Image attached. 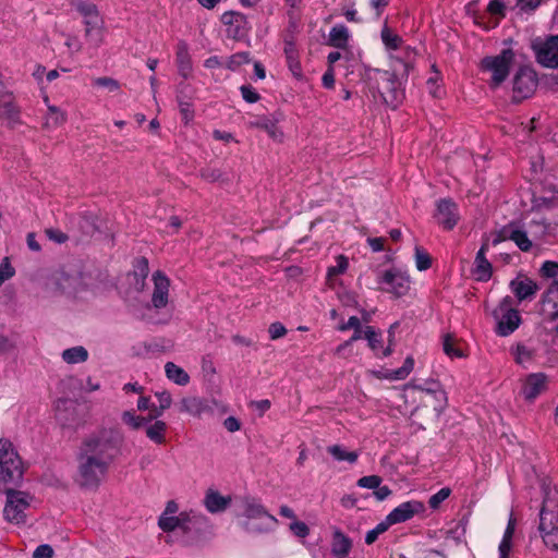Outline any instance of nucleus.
I'll list each match as a JSON object with an SVG mask.
<instances>
[{
  "label": "nucleus",
  "instance_id": "nucleus-21",
  "mask_svg": "<svg viewBox=\"0 0 558 558\" xmlns=\"http://www.w3.org/2000/svg\"><path fill=\"white\" fill-rule=\"evenodd\" d=\"M510 289L519 302L532 299L538 290L535 281L525 277L518 276L510 282Z\"/></svg>",
  "mask_w": 558,
  "mask_h": 558
},
{
  "label": "nucleus",
  "instance_id": "nucleus-38",
  "mask_svg": "<svg viewBox=\"0 0 558 558\" xmlns=\"http://www.w3.org/2000/svg\"><path fill=\"white\" fill-rule=\"evenodd\" d=\"M349 267V259L344 255H338L336 257V265L328 267L327 269V283L330 287L336 284V278L347 271Z\"/></svg>",
  "mask_w": 558,
  "mask_h": 558
},
{
  "label": "nucleus",
  "instance_id": "nucleus-11",
  "mask_svg": "<svg viewBox=\"0 0 558 558\" xmlns=\"http://www.w3.org/2000/svg\"><path fill=\"white\" fill-rule=\"evenodd\" d=\"M549 376L543 372L525 375L521 380L520 393L527 402H534L541 395L547 391Z\"/></svg>",
  "mask_w": 558,
  "mask_h": 558
},
{
  "label": "nucleus",
  "instance_id": "nucleus-28",
  "mask_svg": "<svg viewBox=\"0 0 558 558\" xmlns=\"http://www.w3.org/2000/svg\"><path fill=\"white\" fill-rule=\"evenodd\" d=\"M0 90V120L13 121L16 117V108L11 92L8 90L5 84L2 85Z\"/></svg>",
  "mask_w": 558,
  "mask_h": 558
},
{
  "label": "nucleus",
  "instance_id": "nucleus-64",
  "mask_svg": "<svg viewBox=\"0 0 558 558\" xmlns=\"http://www.w3.org/2000/svg\"><path fill=\"white\" fill-rule=\"evenodd\" d=\"M223 426L231 433L238 432L241 428L239 420L234 416L227 417L223 422Z\"/></svg>",
  "mask_w": 558,
  "mask_h": 558
},
{
  "label": "nucleus",
  "instance_id": "nucleus-4",
  "mask_svg": "<svg viewBox=\"0 0 558 558\" xmlns=\"http://www.w3.org/2000/svg\"><path fill=\"white\" fill-rule=\"evenodd\" d=\"M22 460L12 442L0 439V490L10 484H17L23 476Z\"/></svg>",
  "mask_w": 558,
  "mask_h": 558
},
{
  "label": "nucleus",
  "instance_id": "nucleus-54",
  "mask_svg": "<svg viewBox=\"0 0 558 558\" xmlns=\"http://www.w3.org/2000/svg\"><path fill=\"white\" fill-rule=\"evenodd\" d=\"M94 85L105 88L108 92H117L120 88L119 83L111 77H98L94 81Z\"/></svg>",
  "mask_w": 558,
  "mask_h": 558
},
{
  "label": "nucleus",
  "instance_id": "nucleus-18",
  "mask_svg": "<svg viewBox=\"0 0 558 558\" xmlns=\"http://www.w3.org/2000/svg\"><path fill=\"white\" fill-rule=\"evenodd\" d=\"M425 511V505L420 500H409L400 504L388 514L390 521L395 524L411 520L413 517L422 514Z\"/></svg>",
  "mask_w": 558,
  "mask_h": 558
},
{
  "label": "nucleus",
  "instance_id": "nucleus-37",
  "mask_svg": "<svg viewBox=\"0 0 558 558\" xmlns=\"http://www.w3.org/2000/svg\"><path fill=\"white\" fill-rule=\"evenodd\" d=\"M145 426V433L149 440L157 445H161L166 441L167 424L163 421H155Z\"/></svg>",
  "mask_w": 558,
  "mask_h": 558
},
{
  "label": "nucleus",
  "instance_id": "nucleus-36",
  "mask_svg": "<svg viewBox=\"0 0 558 558\" xmlns=\"http://www.w3.org/2000/svg\"><path fill=\"white\" fill-rule=\"evenodd\" d=\"M327 452L338 462H348L354 464L359 459L356 451H349L344 446L331 445L327 448Z\"/></svg>",
  "mask_w": 558,
  "mask_h": 558
},
{
  "label": "nucleus",
  "instance_id": "nucleus-49",
  "mask_svg": "<svg viewBox=\"0 0 558 558\" xmlns=\"http://www.w3.org/2000/svg\"><path fill=\"white\" fill-rule=\"evenodd\" d=\"M46 74H47V71L44 66H40V65H37L36 69L34 70L33 72V76L35 77V80L37 81L39 87H40V90H41V94H43V98L45 101L48 100V97H47V84H46Z\"/></svg>",
  "mask_w": 558,
  "mask_h": 558
},
{
  "label": "nucleus",
  "instance_id": "nucleus-3",
  "mask_svg": "<svg viewBox=\"0 0 558 558\" xmlns=\"http://www.w3.org/2000/svg\"><path fill=\"white\" fill-rule=\"evenodd\" d=\"M539 531L544 544L550 549L558 550V489L556 487L545 489L539 514Z\"/></svg>",
  "mask_w": 558,
  "mask_h": 558
},
{
  "label": "nucleus",
  "instance_id": "nucleus-6",
  "mask_svg": "<svg viewBox=\"0 0 558 558\" xmlns=\"http://www.w3.org/2000/svg\"><path fill=\"white\" fill-rule=\"evenodd\" d=\"M36 499L29 493L23 490L7 489V500L3 508V517L11 524H23L26 522L31 508Z\"/></svg>",
  "mask_w": 558,
  "mask_h": 558
},
{
  "label": "nucleus",
  "instance_id": "nucleus-60",
  "mask_svg": "<svg viewBox=\"0 0 558 558\" xmlns=\"http://www.w3.org/2000/svg\"><path fill=\"white\" fill-rule=\"evenodd\" d=\"M487 9L494 16L501 17L505 15V4L499 0H492Z\"/></svg>",
  "mask_w": 558,
  "mask_h": 558
},
{
  "label": "nucleus",
  "instance_id": "nucleus-57",
  "mask_svg": "<svg viewBox=\"0 0 558 558\" xmlns=\"http://www.w3.org/2000/svg\"><path fill=\"white\" fill-rule=\"evenodd\" d=\"M269 337L272 340L279 339L287 333L286 327L281 323H272L268 329Z\"/></svg>",
  "mask_w": 558,
  "mask_h": 558
},
{
  "label": "nucleus",
  "instance_id": "nucleus-25",
  "mask_svg": "<svg viewBox=\"0 0 558 558\" xmlns=\"http://www.w3.org/2000/svg\"><path fill=\"white\" fill-rule=\"evenodd\" d=\"M352 539L336 529L332 533L331 553L336 558H347L352 549Z\"/></svg>",
  "mask_w": 558,
  "mask_h": 558
},
{
  "label": "nucleus",
  "instance_id": "nucleus-40",
  "mask_svg": "<svg viewBox=\"0 0 558 558\" xmlns=\"http://www.w3.org/2000/svg\"><path fill=\"white\" fill-rule=\"evenodd\" d=\"M525 229L534 244H537L547 235L549 226L544 220H532Z\"/></svg>",
  "mask_w": 558,
  "mask_h": 558
},
{
  "label": "nucleus",
  "instance_id": "nucleus-34",
  "mask_svg": "<svg viewBox=\"0 0 558 558\" xmlns=\"http://www.w3.org/2000/svg\"><path fill=\"white\" fill-rule=\"evenodd\" d=\"M137 270L128 276L129 281L134 286V291L141 292L145 287V279L148 274V263L145 258L137 262Z\"/></svg>",
  "mask_w": 558,
  "mask_h": 558
},
{
  "label": "nucleus",
  "instance_id": "nucleus-50",
  "mask_svg": "<svg viewBox=\"0 0 558 558\" xmlns=\"http://www.w3.org/2000/svg\"><path fill=\"white\" fill-rule=\"evenodd\" d=\"M45 234L48 238L49 241L56 243V244H63L68 241V234L63 231H61L58 228H47L45 229Z\"/></svg>",
  "mask_w": 558,
  "mask_h": 558
},
{
  "label": "nucleus",
  "instance_id": "nucleus-14",
  "mask_svg": "<svg viewBox=\"0 0 558 558\" xmlns=\"http://www.w3.org/2000/svg\"><path fill=\"white\" fill-rule=\"evenodd\" d=\"M537 61L547 68L558 66V36H550L544 41L533 44Z\"/></svg>",
  "mask_w": 558,
  "mask_h": 558
},
{
  "label": "nucleus",
  "instance_id": "nucleus-29",
  "mask_svg": "<svg viewBox=\"0 0 558 558\" xmlns=\"http://www.w3.org/2000/svg\"><path fill=\"white\" fill-rule=\"evenodd\" d=\"M278 120L271 116H264L251 122V125L267 132V134L275 141L281 142L283 132L277 126Z\"/></svg>",
  "mask_w": 558,
  "mask_h": 558
},
{
  "label": "nucleus",
  "instance_id": "nucleus-59",
  "mask_svg": "<svg viewBox=\"0 0 558 558\" xmlns=\"http://www.w3.org/2000/svg\"><path fill=\"white\" fill-rule=\"evenodd\" d=\"M290 530L293 532L294 535L299 537H305L308 535L310 530L308 526L301 521H294L290 524Z\"/></svg>",
  "mask_w": 558,
  "mask_h": 558
},
{
  "label": "nucleus",
  "instance_id": "nucleus-52",
  "mask_svg": "<svg viewBox=\"0 0 558 558\" xmlns=\"http://www.w3.org/2000/svg\"><path fill=\"white\" fill-rule=\"evenodd\" d=\"M381 484V478L378 475L363 476L357 481V486L367 489H376Z\"/></svg>",
  "mask_w": 558,
  "mask_h": 558
},
{
  "label": "nucleus",
  "instance_id": "nucleus-33",
  "mask_svg": "<svg viewBox=\"0 0 558 558\" xmlns=\"http://www.w3.org/2000/svg\"><path fill=\"white\" fill-rule=\"evenodd\" d=\"M165 374L170 381L179 386H186L190 383V375L181 366L174 364L173 362L166 363Z\"/></svg>",
  "mask_w": 558,
  "mask_h": 558
},
{
  "label": "nucleus",
  "instance_id": "nucleus-56",
  "mask_svg": "<svg viewBox=\"0 0 558 558\" xmlns=\"http://www.w3.org/2000/svg\"><path fill=\"white\" fill-rule=\"evenodd\" d=\"M87 359L88 352L84 347H72V364L85 362Z\"/></svg>",
  "mask_w": 558,
  "mask_h": 558
},
{
  "label": "nucleus",
  "instance_id": "nucleus-42",
  "mask_svg": "<svg viewBox=\"0 0 558 558\" xmlns=\"http://www.w3.org/2000/svg\"><path fill=\"white\" fill-rule=\"evenodd\" d=\"M121 418L122 422L132 429H140L141 427L147 425L148 422L153 421L149 418V415L144 417L137 415L133 410L124 411Z\"/></svg>",
  "mask_w": 558,
  "mask_h": 558
},
{
  "label": "nucleus",
  "instance_id": "nucleus-7",
  "mask_svg": "<svg viewBox=\"0 0 558 558\" xmlns=\"http://www.w3.org/2000/svg\"><path fill=\"white\" fill-rule=\"evenodd\" d=\"M77 19L85 27V37L93 45L98 46L102 40L104 21L96 5L88 0H76Z\"/></svg>",
  "mask_w": 558,
  "mask_h": 558
},
{
  "label": "nucleus",
  "instance_id": "nucleus-19",
  "mask_svg": "<svg viewBox=\"0 0 558 558\" xmlns=\"http://www.w3.org/2000/svg\"><path fill=\"white\" fill-rule=\"evenodd\" d=\"M536 85L537 81L535 72L531 69L523 68L520 69L519 72L515 74L513 82V90L520 97L526 98L534 92Z\"/></svg>",
  "mask_w": 558,
  "mask_h": 558
},
{
  "label": "nucleus",
  "instance_id": "nucleus-22",
  "mask_svg": "<svg viewBox=\"0 0 558 558\" xmlns=\"http://www.w3.org/2000/svg\"><path fill=\"white\" fill-rule=\"evenodd\" d=\"M542 314L544 318L553 324L558 323V290L547 289L542 301Z\"/></svg>",
  "mask_w": 558,
  "mask_h": 558
},
{
  "label": "nucleus",
  "instance_id": "nucleus-2",
  "mask_svg": "<svg viewBox=\"0 0 558 558\" xmlns=\"http://www.w3.org/2000/svg\"><path fill=\"white\" fill-rule=\"evenodd\" d=\"M412 54H414V51L407 48L405 61H402L400 56L396 57L403 68L402 71H399L397 68H395L393 72L380 70L375 71L374 80L377 85L378 94L383 101L391 108H397L404 98V90L399 75L404 76L409 74Z\"/></svg>",
  "mask_w": 558,
  "mask_h": 558
},
{
  "label": "nucleus",
  "instance_id": "nucleus-23",
  "mask_svg": "<svg viewBox=\"0 0 558 558\" xmlns=\"http://www.w3.org/2000/svg\"><path fill=\"white\" fill-rule=\"evenodd\" d=\"M487 250L488 242H485L482 244L475 257L473 275L478 281H487L492 277V264L485 256Z\"/></svg>",
  "mask_w": 558,
  "mask_h": 558
},
{
  "label": "nucleus",
  "instance_id": "nucleus-41",
  "mask_svg": "<svg viewBox=\"0 0 558 558\" xmlns=\"http://www.w3.org/2000/svg\"><path fill=\"white\" fill-rule=\"evenodd\" d=\"M444 352L451 359L463 357L464 353L458 339L451 335H446L442 340Z\"/></svg>",
  "mask_w": 558,
  "mask_h": 558
},
{
  "label": "nucleus",
  "instance_id": "nucleus-12",
  "mask_svg": "<svg viewBox=\"0 0 558 558\" xmlns=\"http://www.w3.org/2000/svg\"><path fill=\"white\" fill-rule=\"evenodd\" d=\"M378 283L383 291L396 296L405 295L411 287L410 277L405 272L396 269L385 271Z\"/></svg>",
  "mask_w": 558,
  "mask_h": 558
},
{
  "label": "nucleus",
  "instance_id": "nucleus-16",
  "mask_svg": "<svg viewBox=\"0 0 558 558\" xmlns=\"http://www.w3.org/2000/svg\"><path fill=\"white\" fill-rule=\"evenodd\" d=\"M178 512V505L174 501H168L161 513L158 525L165 532H172L177 529H185L189 515L185 512Z\"/></svg>",
  "mask_w": 558,
  "mask_h": 558
},
{
  "label": "nucleus",
  "instance_id": "nucleus-43",
  "mask_svg": "<svg viewBox=\"0 0 558 558\" xmlns=\"http://www.w3.org/2000/svg\"><path fill=\"white\" fill-rule=\"evenodd\" d=\"M222 22L226 25H235V29H229V33L233 36L242 35L241 29L243 28L245 24V19L241 13L236 12H226L222 15Z\"/></svg>",
  "mask_w": 558,
  "mask_h": 558
},
{
  "label": "nucleus",
  "instance_id": "nucleus-51",
  "mask_svg": "<svg viewBox=\"0 0 558 558\" xmlns=\"http://www.w3.org/2000/svg\"><path fill=\"white\" fill-rule=\"evenodd\" d=\"M451 494L450 488L444 487L436 494L432 495L428 500V505L432 509H437Z\"/></svg>",
  "mask_w": 558,
  "mask_h": 558
},
{
  "label": "nucleus",
  "instance_id": "nucleus-17",
  "mask_svg": "<svg viewBox=\"0 0 558 558\" xmlns=\"http://www.w3.org/2000/svg\"><path fill=\"white\" fill-rule=\"evenodd\" d=\"M434 217L444 229L451 230L460 218L457 204L450 199L438 201Z\"/></svg>",
  "mask_w": 558,
  "mask_h": 558
},
{
  "label": "nucleus",
  "instance_id": "nucleus-26",
  "mask_svg": "<svg viewBox=\"0 0 558 558\" xmlns=\"http://www.w3.org/2000/svg\"><path fill=\"white\" fill-rule=\"evenodd\" d=\"M364 338L376 355L389 356L392 353V332H389V345L385 349H383L380 335L373 327L368 326L364 329Z\"/></svg>",
  "mask_w": 558,
  "mask_h": 558
},
{
  "label": "nucleus",
  "instance_id": "nucleus-47",
  "mask_svg": "<svg viewBox=\"0 0 558 558\" xmlns=\"http://www.w3.org/2000/svg\"><path fill=\"white\" fill-rule=\"evenodd\" d=\"M250 61V56L247 52H238L229 57L226 61V68L234 71L240 68L242 64H245Z\"/></svg>",
  "mask_w": 558,
  "mask_h": 558
},
{
  "label": "nucleus",
  "instance_id": "nucleus-31",
  "mask_svg": "<svg viewBox=\"0 0 558 558\" xmlns=\"http://www.w3.org/2000/svg\"><path fill=\"white\" fill-rule=\"evenodd\" d=\"M231 502L229 496H222L217 492L210 490L206 494L205 506L211 513L223 511Z\"/></svg>",
  "mask_w": 558,
  "mask_h": 558
},
{
  "label": "nucleus",
  "instance_id": "nucleus-58",
  "mask_svg": "<svg viewBox=\"0 0 558 558\" xmlns=\"http://www.w3.org/2000/svg\"><path fill=\"white\" fill-rule=\"evenodd\" d=\"M364 338V330L360 327L357 329H354V333L353 336L348 340L345 341L344 343L340 344L338 348H337V353L338 354H341L348 347H350L354 341L356 340H360Z\"/></svg>",
  "mask_w": 558,
  "mask_h": 558
},
{
  "label": "nucleus",
  "instance_id": "nucleus-55",
  "mask_svg": "<svg viewBox=\"0 0 558 558\" xmlns=\"http://www.w3.org/2000/svg\"><path fill=\"white\" fill-rule=\"evenodd\" d=\"M15 274V269L10 263V259L8 257L3 258L0 263V279L2 281H7L11 279Z\"/></svg>",
  "mask_w": 558,
  "mask_h": 558
},
{
  "label": "nucleus",
  "instance_id": "nucleus-62",
  "mask_svg": "<svg viewBox=\"0 0 558 558\" xmlns=\"http://www.w3.org/2000/svg\"><path fill=\"white\" fill-rule=\"evenodd\" d=\"M51 281L56 286V289H58V290L63 289L64 283L68 282V275L62 270L54 271L51 276Z\"/></svg>",
  "mask_w": 558,
  "mask_h": 558
},
{
  "label": "nucleus",
  "instance_id": "nucleus-10",
  "mask_svg": "<svg viewBox=\"0 0 558 558\" xmlns=\"http://www.w3.org/2000/svg\"><path fill=\"white\" fill-rule=\"evenodd\" d=\"M513 58V51L511 49H505L498 56L486 57L482 60V68L492 74L494 85H499L506 80Z\"/></svg>",
  "mask_w": 558,
  "mask_h": 558
},
{
  "label": "nucleus",
  "instance_id": "nucleus-9",
  "mask_svg": "<svg viewBox=\"0 0 558 558\" xmlns=\"http://www.w3.org/2000/svg\"><path fill=\"white\" fill-rule=\"evenodd\" d=\"M492 315L496 323L495 332L500 337L512 335L522 322L520 313L513 307L510 296L504 298L493 310Z\"/></svg>",
  "mask_w": 558,
  "mask_h": 558
},
{
  "label": "nucleus",
  "instance_id": "nucleus-46",
  "mask_svg": "<svg viewBox=\"0 0 558 558\" xmlns=\"http://www.w3.org/2000/svg\"><path fill=\"white\" fill-rule=\"evenodd\" d=\"M415 266L417 270H427L432 265V258L429 254L421 246H415L414 250Z\"/></svg>",
  "mask_w": 558,
  "mask_h": 558
},
{
  "label": "nucleus",
  "instance_id": "nucleus-63",
  "mask_svg": "<svg viewBox=\"0 0 558 558\" xmlns=\"http://www.w3.org/2000/svg\"><path fill=\"white\" fill-rule=\"evenodd\" d=\"M52 554L53 550L49 545H40L35 549L33 558H50Z\"/></svg>",
  "mask_w": 558,
  "mask_h": 558
},
{
  "label": "nucleus",
  "instance_id": "nucleus-45",
  "mask_svg": "<svg viewBox=\"0 0 558 558\" xmlns=\"http://www.w3.org/2000/svg\"><path fill=\"white\" fill-rule=\"evenodd\" d=\"M159 402V409L151 410L149 414L150 420H155L160 416L165 410L169 409L172 403V397L169 391L162 390L155 393Z\"/></svg>",
  "mask_w": 558,
  "mask_h": 558
},
{
  "label": "nucleus",
  "instance_id": "nucleus-27",
  "mask_svg": "<svg viewBox=\"0 0 558 558\" xmlns=\"http://www.w3.org/2000/svg\"><path fill=\"white\" fill-rule=\"evenodd\" d=\"M181 412L187 413L193 416L199 417L202 414L209 411L207 402L198 397H185L179 403Z\"/></svg>",
  "mask_w": 558,
  "mask_h": 558
},
{
  "label": "nucleus",
  "instance_id": "nucleus-61",
  "mask_svg": "<svg viewBox=\"0 0 558 558\" xmlns=\"http://www.w3.org/2000/svg\"><path fill=\"white\" fill-rule=\"evenodd\" d=\"M241 94L243 99L250 104L256 102L259 98L258 94L251 86L246 85L241 87Z\"/></svg>",
  "mask_w": 558,
  "mask_h": 558
},
{
  "label": "nucleus",
  "instance_id": "nucleus-8",
  "mask_svg": "<svg viewBox=\"0 0 558 558\" xmlns=\"http://www.w3.org/2000/svg\"><path fill=\"white\" fill-rule=\"evenodd\" d=\"M426 397H433L439 401V404L435 405V411L438 414L441 413L446 405L447 398L445 391L437 381H426L421 386L408 384L403 388L404 402L413 404L414 411L418 409Z\"/></svg>",
  "mask_w": 558,
  "mask_h": 558
},
{
  "label": "nucleus",
  "instance_id": "nucleus-32",
  "mask_svg": "<svg viewBox=\"0 0 558 558\" xmlns=\"http://www.w3.org/2000/svg\"><path fill=\"white\" fill-rule=\"evenodd\" d=\"M515 530V519L510 514L507 527L505 530L502 539L498 547L499 558H508L512 548V538Z\"/></svg>",
  "mask_w": 558,
  "mask_h": 558
},
{
  "label": "nucleus",
  "instance_id": "nucleus-48",
  "mask_svg": "<svg viewBox=\"0 0 558 558\" xmlns=\"http://www.w3.org/2000/svg\"><path fill=\"white\" fill-rule=\"evenodd\" d=\"M68 411H69V401L66 398H60L54 403V412L56 417L61 423H66L68 421Z\"/></svg>",
  "mask_w": 558,
  "mask_h": 558
},
{
  "label": "nucleus",
  "instance_id": "nucleus-15",
  "mask_svg": "<svg viewBox=\"0 0 558 558\" xmlns=\"http://www.w3.org/2000/svg\"><path fill=\"white\" fill-rule=\"evenodd\" d=\"M509 353L515 364L529 368L537 362L538 350L531 341H519L509 348Z\"/></svg>",
  "mask_w": 558,
  "mask_h": 558
},
{
  "label": "nucleus",
  "instance_id": "nucleus-20",
  "mask_svg": "<svg viewBox=\"0 0 558 558\" xmlns=\"http://www.w3.org/2000/svg\"><path fill=\"white\" fill-rule=\"evenodd\" d=\"M153 281H154V291H153V296H151L153 305L156 308L165 307L168 303L170 281L160 271H156L153 275Z\"/></svg>",
  "mask_w": 558,
  "mask_h": 558
},
{
  "label": "nucleus",
  "instance_id": "nucleus-24",
  "mask_svg": "<svg viewBox=\"0 0 558 558\" xmlns=\"http://www.w3.org/2000/svg\"><path fill=\"white\" fill-rule=\"evenodd\" d=\"M558 205V190L554 187L535 192L533 208L537 210L551 209Z\"/></svg>",
  "mask_w": 558,
  "mask_h": 558
},
{
  "label": "nucleus",
  "instance_id": "nucleus-5",
  "mask_svg": "<svg viewBox=\"0 0 558 558\" xmlns=\"http://www.w3.org/2000/svg\"><path fill=\"white\" fill-rule=\"evenodd\" d=\"M242 525L250 532H265L272 530L277 519L268 513L264 506L255 499L244 498L240 506Z\"/></svg>",
  "mask_w": 558,
  "mask_h": 558
},
{
  "label": "nucleus",
  "instance_id": "nucleus-30",
  "mask_svg": "<svg viewBox=\"0 0 558 558\" xmlns=\"http://www.w3.org/2000/svg\"><path fill=\"white\" fill-rule=\"evenodd\" d=\"M350 38L349 28L343 24H337L330 29L328 44L332 47L344 49L349 45Z\"/></svg>",
  "mask_w": 558,
  "mask_h": 558
},
{
  "label": "nucleus",
  "instance_id": "nucleus-44",
  "mask_svg": "<svg viewBox=\"0 0 558 558\" xmlns=\"http://www.w3.org/2000/svg\"><path fill=\"white\" fill-rule=\"evenodd\" d=\"M381 40L387 50H398L401 48L402 39L393 33L387 25L381 29Z\"/></svg>",
  "mask_w": 558,
  "mask_h": 558
},
{
  "label": "nucleus",
  "instance_id": "nucleus-39",
  "mask_svg": "<svg viewBox=\"0 0 558 558\" xmlns=\"http://www.w3.org/2000/svg\"><path fill=\"white\" fill-rule=\"evenodd\" d=\"M413 368H414V359L412 356H408L404 360L403 365L400 368L392 369V371H386V373L384 374V377L389 380H401V379L407 378L411 374Z\"/></svg>",
  "mask_w": 558,
  "mask_h": 558
},
{
  "label": "nucleus",
  "instance_id": "nucleus-13",
  "mask_svg": "<svg viewBox=\"0 0 558 558\" xmlns=\"http://www.w3.org/2000/svg\"><path fill=\"white\" fill-rule=\"evenodd\" d=\"M504 240H511L515 243V245L523 252H529L534 242L530 238L527 230L518 225V223H509L505 226L496 239L493 240L494 244H497Z\"/></svg>",
  "mask_w": 558,
  "mask_h": 558
},
{
  "label": "nucleus",
  "instance_id": "nucleus-1",
  "mask_svg": "<svg viewBox=\"0 0 558 558\" xmlns=\"http://www.w3.org/2000/svg\"><path fill=\"white\" fill-rule=\"evenodd\" d=\"M122 442L116 429H101L87 437L78 454V478L84 487L96 488L106 477Z\"/></svg>",
  "mask_w": 558,
  "mask_h": 558
},
{
  "label": "nucleus",
  "instance_id": "nucleus-35",
  "mask_svg": "<svg viewBox=\"0 0 558 558\" xmlns=\"http://www.w3.org/2000/svg\"><path fill=\"white\" fill-rule=\"evenodd\" d=\"M177 64L181 75L187 76L191 72L192 64L186 43L180 41L177 46Z\"/></svg>",
  "mask_w": 558,
  "mask_h": 558
},
{
  "label": "nucleus",
  "instance_id": "nucleus-53",
  "mask_svg": "<svg viewBox=\"0 0 558 558\" xmlns=\"http://www.w3.org/2000/svg\"><path fill=\"white\" fill-rule=\"evenodd\" d=\"M541 275L545 278H554V280L558 277V263L553 260H546L539 270Z\"/></svg>",
  "mask_w": 558,
  "mask_h": 558
}]
</instances>
